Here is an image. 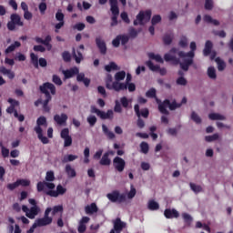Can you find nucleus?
Returning a JSON list of instances; mask_svg holds the SVG:
<instances>
[{"instance_id":"nucleus-1","label":"nucleus","mask_w":233,"mask_h":233,"mask_svg":"<svg viewBox=\"0 0 233 233\" xmlns=\"http://www.w3.org/2000/svg\"><path fill=\"white\" fill-rule=\"evenodd\" d=\"M177 49L172 48L168 54H166L164 59L167 62H174L176 65H180V67L184 71H188L189 66L193 65V58L189 57L188 59L184 58V62L180 63V59L177 57Z\"/></svg>"},{"instance_id":"nucleus-2","label":"nucleus","mask_w":233,"mask_h":233,"mask_svg":"<svg viewBox=\"0 0 233 233\" xmlns=\"http://www.w3.org/2000/svg\"><path fill=\"white\" fill-rule=\"evenodd\" d=\"M39 89L42 94H45V96H46V100L43 103V107L46 112H49L50 108L48 106V104L52 100V96L48 92V90H50L52 95H56V86L53 84L47 82L43 84V86H40Z\"/></svg>"},{"instance_id":"nucleus-3","label":"nucleus","mask_w":233,"mask_h":233,"mask_svg":"<svg viewBox=\"0 0 233 233\" xmlns=\"http://www.w3.org/2000/svg\"><path fill=\"white\" fill-rule=\"evenodd\" d=\"M37 126L34 128L35 133L37 134V137L44 144L46 145L49 143V139L46 137L43 136V129L41 126H47L46 118L45 116H40L36 121Z\"/></svg>"},{"instance_id":"nucleus-4","label":"nucleus","mask_w":233,"mask_h":233,"mask_svg":"<svg viewBox=\"0 0 233 233\" xmlns=\"http://www.w3.org/2000/svg\"><path fill=\"white\" fill-rule=\"evenodd\" d=\"M182 106V104H177L176 101L171 103L168 99H166L162 104L159 105L158 110L160 113L168 116L169 112L167 109L169 107L171 111L176 110L177 108H179Z\"/></svg>"},{"instance_id":"nucleus-5","label":"nucleus","mask_w":233,"mask_h":233,"mask_svg":"<svg viewBox=\"0 0 233 233\" xmlns=\"http://www.w3.org/2000/svg\"><path fill=\"white\" fill-rule=\"evenodd\" d=\"M109 4H110V11L113 15V16L111 17L112 23H111V26H116L118 25V15H119V7H118V2L117 0H109Z\"/></svg>"},{"instance_id":"nucleus-6","label":"nucleus","mask_w":233,"mask_h":233,"mask_svg":"<svg viewBox=\"0 0 233 233\" xmlns=\"http://www.w3.org/2000/svg\"><path fill=\"white\" fill-rule=\"evenodd\" d=\"M152 12L151 10L147 11H140L139 14L137 15V20L134 21V25L137 26L138 25H144L146 22H148L151 19Z\"/></svg>"},{"instance_id":"nucleus-7","label":"nucleus","mask_w":233,"mask_h":233,"mask_svg":"<svg viewBox=\"0 0 233 233\" xmlns=\"http://www.w3.org/2000/svg\"><path fill=\"white\" fill-rule=\"evenodd\" d=\"M113 77L111 75H107L106 79V86L109 90H115L116 92H120L121 89H125L126 86L117 82H113Z\"/></svg>"},{"instance_id":"nucleus-8","label":"nucleus","mask_w":233,"mask_h":233,"mask_svg":"<svg viewBox=\"0 0 233 233\" xmlns=\"http://www.w3.org/2000/svg\"><path fill=\"white\" fill-rule=\"evenodd\" d=\"M52 212L51 208H47L45 211V216L42 218H38L35 221L37 227H45L50 225L53 221V218L49 217V214Z\"/></svg>"},{"instance_id":"nucleus-9","label":"nucleus","mask_w":233,"mask_h":233,"mask_svg":"<svg viewBox=\"0 0 233 233\" xmlns=\"http://www.w3.org/2000/svg\"><path fill=\"white\" fill-rule=\"evenodd\" d=\"M11 21L7 23V29L9 31H15V26H24V23L21 21L20 15L13 14L10 16Z\"/></svg>"},{"instance_id":"nucleus-10","label":"nucleus","mask_w":233,"mask_h":233,"mask_svg":"<svg viewBox=\"0 0 233 233\" xmlns=\"http://www.w3.org/2000/svg\"><path fill=\"white\" fill-rule=\"evenodd\" d=\"M107 198L113 203H123L127 200L125 194H120L119 191L115 190L112 193L106 195Z\"/></svg>"},{"instance_id":"nucleus-11","label":"nucleus","mask_w":233,"mask_h":233,"mask_svg":"<svg viewBox=\"0 0 233 233\" xmlns=\"http://www.w3.org/2000/svg\"><path fill=\"white\" fill-rule=\"evenodd\" d=\"M22 210L30 219H34L40 212L39 207H32L31 208H28L25 205L22 206Z\"/></svg>"},{"instance_id":"nucleus-12","label":"nucleus","mask_w":233,"mask_h":233,"mask_svg":"<svg viewBox=\"0 0 233 233\" xmlns=\"http://www.w3.org/2000/svg\"><path fill=\"white\" fill-rule=\"evenodd\" d=\"M113 166L118 172L121 173L125 170L126 161L119 157H116L113 160Z\"/></svg>"},{"instance_id":"nucleus-13","label":"nucleus","mask_w":233,"mask_h":233,"mask_svg":"<svg viewBox=\"0 0 233 233\" xmlns=\"http://www.w3.org/2000/svg\"><path fill=\"white\" fill-rule=\"evenodd\" d=\"M66 192V189L65 187H63L61 185H58L56 187V191L50 189V190L46 191V194L52 198H57L60 195H64Z\"/></svg>"},{"instance_id":"nucleus-14","label":"nucleus","mask_w":233,"mask_h":233,"mask_svg":"<svg viewBox=\"0 0 233 233\" xmlns=\"http://www.w3.org/2000/svg\"><path fill=\"white\" fill-rule=\"evenodd\" d=\"M96 44L101 55L105 56L107 52V47L106 42L102 39L101 36L96 38Z\"/></svg>"},{"instance_id":"nucleus-15","label":"nucleus","mask_w":233,"mask_h":233,"mask_svg":"<svg viewBox=\"0 0 233 233\" xmlns=\"http://www.w3.org/2000/svg\"><path fill=\"white\" fill-rule=\"evenodd\" d=\"M190 48H191V51L188 52V53H185V52H179L178 53V56L179 57L181 58H187V57H189V58H194L195 57V51L197 50V45L195 42H192L190 44Z\"/></svg>"},{"instance_id":"nucleus-16","label":"nucleus","mask_w":233,"mask_h":233,"mask_svg":"<svg viewBox=\"0 0 233 233\" xmlns=\"http://www.w3.org/2000/svg\"><path fill=\"white\" fill-rule=\"evenodd\" d=\"M146 65L148 66V68L153 72H159L161 76L167 75V69L166 68H160L159 66H155L152 61H147Z\"/></svg>"},{"instance_id":"nucleus-17","label":"nucleus","mask_w":233,"mask_h":233,"mask_svg":"<svg viewBox=\"0 0 233 233\" xmlns=\"http://www.w3.org/2000/svg\"><path fill=\"white\" fill-rule=\"evenodd\" d=\"M35 42H36L37 44H42V45L46 46V48H47V50H48V51H51V49H52L53 46H52V45L50 44L51 41H52V37H51L50 35H47V36L45 38V40H43V39L40 38V37H35Z\"/></svg>"},{"instance_id":"nucleus-18","label":"nucleus","mask_w":233,"mask_h":233,"mask_svg":"<svg viewBox=\"0 0 233 233\" xmlns=\"http://www.w3.org/2000/svg\"><path fill=\"white\" fill-rule=\"evenodd\" d=\"M45 187H46L47 188H49L51 190V189H55L56 185L54 183H50V182H46V181L41 182L40 181V182L37 183V187H36L37 191L38 192L44 191Z\"/></svg>"},{"instance_id":"nucleus-19","label":"nucleus","mask_w":233,"mask_h":233,"mask_svg":"<svg viewBox=\"0 0 233 233\" xmlns=\"http://www.w3.org/2000/svg\"><path fill=\"white\" fill-rule=\"evenodd\" d=\"M127 226V224L125 222H123L119 218H117L115 221H114V229L117 232V233H121V231L123 230V228H125Z\"/></svg>"},{"instance_id":"nucleus-20","label":"nucleus","mask_w":233,"mask_h":233,"mask_svg":"<svg viewBox=\"0 0 233 233\" xmlns=\"http://www.w3.org/2000/svg\"><path fill=\"white\" fill-rule=\"evenodd\" d=\"M164 215L167 218L170 219V218H177L179 217V213L177 210H176L175 208L170 209V208H167L164 212Z\"/></svg>"},{"instance_id":"nucleus-21","label":"nucleus","mask_w":233,"mask_h":233,"mask_svg":"<svg viewBox=\"0 0 233 233\" xmlns=\"http://www.w3.org/2000/svg\"><path fill=\"white\" fill-rule=\"evenodd\" d=\"M79 73V69L77 67L71 68L69 70L63 71L66 79L72 78L74 76Z\"/></svg>"},{"instance_id":"nucleus-22","label":"nucleus","mask_w":233,"mask_h":233,"mask_svg":"<svg viewBox=\"0 0 233 233\" xmlns=\"http://www.w3.org/2000/svg\"><path fill=\"white\" fill-rule=\"evenodd\" d=\"M85 211L87 215H93L98 212V208L96 203H92L85 208Z\"/></svg>"},{"instance_id":"nucleus-23","label":"nucleus","mask_w":233,"mask_h":233,"mask_svg":"<svg viewBox=\"0 0 233 233\" xmlns=\"http://www.w3.org/2000/svg\"><path fill=\"white\" fill-rule=\"evenodd\" d=\"M67 116L66 114H62L61 116L59 115H56L54 116V120L60 126H62L63 124H65L67 120Z\"/></svg>"},{"instance_id":"nucleus-24","label":"nucleus","mask_w":233,"mask_h":233,"mask_svg":"<svg viewBox=\"0 0 233 233\" xmlns=\"http://www.w3.org/2000/svg\"><path fill=\"white\" fill-rule=\"evenodd\" d=\"M72 55H73V57L75 58L76 64H80L81 61L84 59L82 53L77 50V55H76L75 48L72 49Z\"/></svg>"},{"instance_id":"nucleus-25","label":"nucleus","mask_w":233,"mask_h":233,"mask_svg":"<svg viewBox=\"0 0 233 233\" xmlns=\"http://www.w3.org/2000/svg\"><path fill=\"white\" fill-rule=\"evenodd\" d=\"M213 44L211 41H207L203 54L205 56H208L212 53Z\"/></svg>"},{"instance_id":"nucleus-26","label":"nucleus","mask_w":233,"mask_h":233,"mask_svg":"<svg viewBox=\"0 0 233 233\" xmlns=\"http://www.w3.org/2000/svg\"><path fill=\"white\" fill-rule=\"evenodd\" d=\"M99 117L103 120L106 119H113L114 117V112L112 110H108L106 113H105L104 111L101 112Z\"/></svg>"},{"instance_id":"nucleus-27","label":"nucleus","mask_w":233,"mask_h":233,"mask_svg":"<svg viewBox=\"0 0 233 233\" xmlns=\"http://www.w3.org/2000/svg\"><path fill=\"white\" fill-rule=\"evenodd\" d=\"M99 164L101 166H110L111 165V159L109 158L107 154H104Z\"/></svg>"},{"instance_id":"nucleus-28","label":"nucleus","mask_w":233,"mask_h":233,"mask_svg":"<svg viewBox=\"0 0 233 233\" xmlns=\"http://www.w3.org/2000/svg\"><path fill=\"white\" fill-rule=\"evenodd\" d=\"M127 76V74L125 71H120V72H117L116 75H115V82H117V83H120L121 81H123Z\"/></svg>"},{"instance_id":"nucleus-29","label":"nucleus","mask_w":233,"mask_h":233,"mask_svg":"<svg viewBox=\"0 0 233 233\" xmlns=\"http://www.w3.org/2000/svg\"><path fill=\"white\" fill-rule=\"evenodd\" d=\"M204 21L208 24H212L215 26H218L219 25V22L218 20H214L210 15H206L204 16Z\"/></svg>"},{"instance_id":"nucleus-30","label":"nucleus","mask_w":233,"mask_h":233,"mask_svg":"<svg viewBox=\"0 0 233 233\" xmlns=\"http://www.w3.org/2000/svg\"><path fill=\"white\" fill-rule=\"evenodd\" d=\"M21 46V44L16 41L15 42V44H12L10 46H8L6 49H5V54H10L12 52H14L15 50V48H18Z\"/></svg>"},{"instance_id":"nucleus-31","label":"nucleus","mask_w":233,"mask_h":233,"mask_svg":"<svg viewBox=\"0 0 233 233\" xmlns=\"http://www.w3.org/2000/svg\"><path fill=\"white\" fill-rule=\"evenodd\" d=\"M66 172L69 177H75L76 176V172L70 165L66 166Z\"/></svg>"},{"instance_id":"nucleus-32","label":"nucleus","mask_w":233,"mask_h":233,"mask_svg":"<svg viewBox=\"0 0 233 233\" xmlns=\"http://www.w3.org/2000/svg\"><path fill=\"white\" fill-rule=\"evenodd\" d=\"M215 62H217V66L218 68V71H223L226 68V64L223 60L220 59V57L215 58Z\"/></svg>"},{"instance_id":"nucleus-33","label":"nucleus","mask_w":233,"mask_h":233,"mask_svg":"<svg viewBox=\"0 0 233 233\" xmlns=\"http://www.w3.org/2000/svg\"><path fill=\"white\" fill-rule=\"evenodd\" d=\"M148 208L152 211L159 209V204L155 200H150L148 202Z\"/></svg>"},{"instance_id":"nucleus-34","label":"nucleus","mask_w":233,"mask_h":233,"mask_svg":"<svg viewBox=\"0 0 233 233\" xmlns=\"http://www.w3.org/2000/svg\"><path fill=\"white\" fill-rule=\"evenodd\" d=\"M182 217H183V219H184L185 223L187 226H190L191 223L193 222V218L189 214H187V213H183Z\"/></svg>"},{"instance_id":"nucleus-35","label":"nucleus","mask_w":233,"mask_h":233,"mask_svg":"<svg viewBox=\"0 0 233 233\" xmlns=\"http://www.w3.org/2000/svg\"><path fill=\"white\" fill-rule=\"evenodd\" d=\"M148 57L152 60H156L158 63H161V64L164 63V60L162 59V57L159 55H155L154 53H149Z\"/></svg>"},{"instance_id":"nucleus-36","label":"nucleus","mask_w":233,"mask_h":233,"mask_svg":"<svg viewBox=\"0 0 233 233\" xmlns=\"http://www.w3.org/2000/svg\"><path fill=\"white\" fill-rule=\"evenodd\" d=\"M30 56H31V62H32L33 66H35V68L38 69V67H39L38 57L34 53H32L30 55Z\"/></svg>"},{"instance_id":"nucleus-37","label":"nucleus","mask_w":233,"mask_h":233,"mask_svg":"<svg viewBox=\"0 0 233 233\" xmlns=\"http://www.w3.org/2000/svg\"><path fill=\"white\" fill-rule=\"evenodd\" d=\"M208 117L211 120H225L226 119V117L224 116L216 114V113L209 114Z\"/></svg>"},{"instance_id":"nucleus-38","label":"nucleus","mask_w":233,"mask_h":233,"mask_svg":"<svg viewBox=\"0 0 233 233\" xmlns=\"http://www.w3.org/2000/svg\"><path fill=\"white\" fill-rule=\"evenodd\" d=\"M78 157L77 156H75V155H67V156H65L62 162L63 163H67V162H72L76 159H77Z\"/></svg>"},{"instance_id":"nucleus-39","label":"nucleus","mask_w":233,"mask_h":233,"mask_svg":"<svg viewBox=\"0 0 233 233\" xmlns=\"http://www.w3.org/2000/svg\"><path fill=\"white\" fill-rule=\"evenodd\" d=\"M52 215L55 216L56 214L57 213H63L64 211V208L62 205H58V206H55L53 208H52Z\"/></svg>"},{"instance_id":"nucleus-40","label":"nucleus","mask_w":233,"mask_h":233,"mask_svg":"<svg viewBox=\"0 0 233 233\" xmlns=\"http://www.w3.org/2000/svg\"><path fill=\"white\" fill-rule=\"evenodd\" d=\"M146 96L148 98H157V90L155 88H150L147 93Z\"/></svg>"},{"instance_id":"nucleus-41","label":"nucleus","mask_w":233,"mask_h":233,"mask_svg":"<svg viewBox=\"0 0 233 233\" xmlns=\"http://www.w3.org/2000/svg\"><path fill=\"white\" fill-rule=\"evenodd\" d=\"M191 189L196 193L198 194L203 191V188L201 186L196 185L194 183H190Z\"/></svg>"},{"instance_id":"nucleus-42","label":"nucleus","mask_w":233,"mask_h":233,"mask_svg":"<svg viewBox=\"0 0 233 233\" xmlns=\"http://www.w3.org/2000/svg\"><path fill=\"white\" fill-rule=\"evenodd\" d=\"M191 119L197 123L198 125L202 123V119L201 117L196 113V112H192L191 114Z\"/></svg>"},{"instance_id":"nucleus-43","label":"nucleus","mask_w":233,"mask_h":233,"mask_svg":"<svg viewBox=\"0 0 233 233\" xmlns=\"http://www.w3.org/2000/svg\"><path fill=\"white\" fill-rule=\"evenodd\" d=\"M105 69L107 72H111L112 70H117L118 66L114 62H111L109 65L105 66Z\"/></svg>"},{"instance_id":"nucleus-44","label":"nucleus","mask_w":233,"mask_h":233,"mask_svg":"<svg viewBox=\"0 0 233 233\" xmlns=\"http://www.w3.org/2000/svg\"><path fill=\"white\" fill-rule=\"evenodd\" d=\"M62 58H63V60H64L66 63H69V62H71L72 56H71V55H70L69 52L65 51V52L62 54Z\"/></svg>"},{"instance_id":"nucleus-45","label":"nucleus","mask_w":233,"mask_h":233,"mask_svg":"<svg viewBox=\"0 0 233 233\" xmlns=\"http://www.w3.org/2000/svg\"><path fill=\"white\" fill-rule=\"evenodd\" d=\"M173 41V37L170 35H165V36L163 37V42L166 46H169L171 45Z\"/></svg>"},{"instance_id":"nucleus-46","label":"nucleus","mask_w":233,"mask_h":233,"mask_svg":"<svg viewBox=\"0 0 233 233\" xmlns=\"http://www.w3.org/2000/svg\"><path fill=\"white\" fill-rule=\"evenodd\" d=\"M56 179L55 174L53 171L46 172V180L49 182H53Z\"/></svg>"},{"instance_id":"nucleus-47","label":"nucleus","mask_w":233,"mask_h":233,"mask_svg":"<svg viewBox=\"0 0 233 233\" xmlns=\"http://www.w3.org/2000/svg\"><path fill=\"white\" fill-rule=\"evenodd\" d=\"M208 75L211 79L217 78L216 69L214 67H209L208 70Z\"/></svg>"},{"instance_id":"nucleus-48","label":"nucleus","mask_w":233,"mask_h":233,"mask_svg":"<svg viewBox=\"0 0 233 233\" xmlns=\"http://www.w3.org/2000/svg\"><path fill=\"white\" fill-rule=\"evenodd\" d=\"M140 147H141L142 153H144V154H147L148 153L149 146H148L147 143L142 142L141 145H140Z\"/></svg>"},{"instance_id":"nucleus-49","label":"nucleus","mask_w":233,"mask_h":233,"mask_svg":"<svg viewBox=\"0 0 233 233\" xmlns=\"http://www.w3.org/2000/svg\"><path fill=\"white\" fill-rule=\"evenodd\" d=\"M162 18L159 15H154L152 20H151V24L152 25H156L157 24H159L161 22Z\"/></svg>"},{"instance_id":"nucleus-50","label":"nucleus","mask_w":233,"mask_h":233,"mask_svg":"<svg viewBox=\"0 0 233 233\" xmlns=\"http://www.w3.org/2000/svg\"><path fill=\"white\" fill-rule=\"evenodd\" d=\"M140 32H141V30L137 31V30H136L135 28L131 27V28L129 29V35H130V37H132V38H136V37L138 35V34H139Z\"/></svg>"},{"instance_id":"nucleus-51","label":"nucleus","mask_w":233,"mask_h":233,"mask_svg":"<svg viewBox=\"0 0 233 233\" xmlns=\"http://www.w3.org/2000/svg\"><path fill=\"white\" fill-rule=\"evenodd\" d=\"M42 1H43V3H41L38 7H39V11H40L41 15H45V13L47 9V5L46 3H44L46 0H42Z\"/></svg>"},{"instance_id":"nucleus-52","label":"nucleus","mask_w":233,"mask_h":233,"mask_svg":"<svg viewBox=\"0 0 233 233\" xmlns=\"http://www.w3.org/2000/svg\"><path fill=\"white\" fill-rule=\"evenodd\" d=\"M127 76V81L126 83H120V85H125L126 88L121 89V91L127 90V85L130 84V82L132 81V76L130 74H126Z\"/></svg>"},{"instance_id":"nucleus-53","label":"nucleus","mask_w":233,"mask_h":233,"mask_svg":"<svg viewBox=\"0 0 233 233\" xmlns=\"http://www.w3.org/2000/svg\"><path fill=\"white\" fill-rule=\"evenodd\" d=\"M17 184H18V187L19 186L28 187V186H30V181L27 179H18Z\"/></svg>"},{"instance_id":"nucleus-54","label":"nucleus","mask_w":233,"mask_h":233,"mask_svg":"<svg viewBox=\"0 0 233 233\" xmlns=\"http://www.w3.org/2000/svg\"><path fill=\"white\" fill-rule=\"evenodd\" d=\"M219 138V136L218 134H213V136H208L206 137L207 142H213Z\"/></svg>"},{"instance_id":"nucleus-55","label":"nucleus","mask_w":233,"mask_h":233,"mask_svg":"<svg viewBox=\"0 0 233 233\" xmlns=\"http://www.w3.org/2000/svg\"><path fill=\"white\" fill-rule=\"evenodd\" d=\"M97 119L95 116H90L87 117V122L89 123L90 127H94L96 123Z\"/></svg>"},{"instance_id":"nucleus-56","label":"nucleus","mask_w":233,"mask_h":233,"mask_svg":"<svg viewBox=\"0 0 233 233\" xmlns=\"http://www.w3.org/2000/svg\"><path fill=\"white\" fill-rule=\"evenodd\" d=\"M120 38H121V35H117L116 39L113 40L112 45L114 47L116 48L119 47L120 42H121Z\"/></svg>"},{"instance_id":"nucleus-57","label":"nucleus","mask_w":233,"mask_h":233,"mask_svg":"<svg viewBox=\"0 0 233 233\" xmlns=\"http://www.w3.org/2000/svg\"><path fill=\"white\" fill-rule=\"evenodd\" d=\"M53 82H54L56 85H57V86H62V84H63L61 78H60L58 76H56V75H54V76H53Z\"/></svg>"},{"instance_id":"nucleus-58","label":"nucleus","mask_w":233,"mask_h":233,"mask_svg":"<svg viewBox=\"0 0 233 233\" xmlns=\"http://www.w3.org/2000/svg\"><path fill=\"white\" fill-rule=\"evenodd\" d=\"M177 84L178 85V86H187V79L186 78H184L183 76H181V77H179L177 80Z\"/></svg>"},{"instance_id":"nucleus-59","label":"nucleus","mask_w":233,"mask_h":233,"mask_svg":"<svg viewBox=\"0 0 233 233\" xmlns=\"http://www.w3.org/2000/svg\"><path fill=\"white\" fill-rule=\"evenodd\" d=\"M179 46L183 48L187 46V38L186 36H182L179 42Z\"/></svg>"},{"instance_id":"nucleus-60","label":"nucleus","mask_w":233,"mask_h":233,"mask_svg":"<svg viewBox=\"0 0 233 233\" xmlns=\"http://www.w3.org/2000/svg\"><path fill=\"white\" fill-rule=\"evenodd\" d=\"M56 20L59 21V22H65V21H64L65 15H64V14L61 13L60 10L56 13Z\"/></svg>"},{"instance_id":"nucleus-61","label":"nucleus","mask_w":233,"mask_h":233,"mask_svg":"<svg viewBox=\"0 0 233 233\" xmlns=\"http://www.w3.org/2000/svg\"><path fill=\"white\" fill-rule=\"evenodd\" d=\"M121 18L126 24H130V19L128 18V15L126 12L121 14Z\"/></svg>"},{"instance_id":"nucleus-62","label":"nucleus","mask_w":233,"mask_h":233,"mask_svg":"<svg viewBox=\"0 0 233 233\" xmlns=\"http://www.w3.org/2000/svg\"><path fill=\"white\" fill-rule=\"evenodd\" d=\"M70 136H69V129L68 128H65V129H63L62 131H61V137L63 138V139H65V138H67V137H69Z\"/></svg>"},{"instance_id":"nucleus-63","label":"nucleus","mask_w":233,"mask_h":233,"mask_svg":"<svg viewBox=\"0 0 233 233\" xmlns=\"http://www.w3.org/2000/svg\"><path fill=\"white\" fill-rule=\"evenodd\" d=\"M205 8L207 10H212L213 9V1L212 0H206Z\"/></svg>"},{"instance_id":"nucleus-64","label":"nucleus","mask_w":233,"mask_h":233,"mask_svg":"<svg viewBox=\"0 0 233 233\" xmlns=\"http://www.w3.org/2000/svg\"><path fill=\"white\" fill-rule=\"evenodd\" d=\"M86 28V25L83 23H78L74 26V29H76L78 31H83Z\"/></svg>"}]
</instances>
